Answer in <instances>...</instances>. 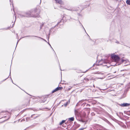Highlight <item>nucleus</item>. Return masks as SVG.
<instances>
[{
	"label": "nucleus",
	"instance_id": "obj_1",
	"mask_svg": "<svg viewBox=\"0 0 130 130\" xmlns=\"http://www.w3.org/2000/svg\"><path fill=\"white\" fill-rule=\"evenodd\" d=\"M111 58L113 59L115 62H116L115 66H118L122 63L123 62L125 63L126 61L123 59H120L119 57L116 55H111ZM114 66V65H113Z\"/></svg>",
	"mask_w": 130,
	"mask_h": 130
},
{
	"label": "nucleus",
	"instance_id": "obj_18",
	"mask_svg": "<svg viewBox=\"0 0 130 130\" xmlns=\"http://www.w3.org/2000/svg\"><path fill=\"white\" fill-rule=\"evenodd\" d=\"M47 98L46 97H45V98H44V99L42 100V102L44 103L45 102V101H46V100H47Z\"/></svg>",
	"mask_w": 130,
	"mask_h": 130
},
{
	"label": "nucleus",
	"instance_id": "obj_27",
	"mask_svg": "<svg viewBox=\"0 0 130 130\" xmlns=\"http://www.w3.org/2000/svg\"><path fill=\"white\" fill-rule=\"evenodd\" d=\"M10 74H11V72H10V74H9V77L10 76V78H11V81H12V82L13 83V80H12L11 78V76L10 75Z\"/></svg>",
	"mask_w": 130,
	"mask_h": 130
},
{
	"label": "nucleus",
	"instance_id": "obj_26",
	"mask_svg": "<svg viewBox=\"0 0 130 130\" xmlns=\"http://www.w3.org/2000/svg\"><path fill=\"white\" fill-rule=\"evenodd\" d=\"M28 36H25V37H22V38H21L19 40H18V41H17V44H18V42H19V40H20L21 39V38H24V37H28Z\"/></svg>",
	"mask_w": 130,
	"mask_h": 130
},
{
	"label": "nucleus",
	"instance_id": "obj_4",
	"mask_svg": "<svg viewBox=\"0 0 130 130\" xmlns=\"http://www.w3.org/2000/svg\"><path fill=\"white\" fill-rule=\"evenodd\" d=\"M83 115H82L81 113L79 112L77 110H74V113L75 117L76 118L79 117L80 118L82 117L85 115V113L84 112H83Z\"/></svg>",
	"mask_w": 130,
	"mask_h": 130
},
{
	"label": "nucleus",
	"instance_id": "obj_41",
	"mask_svg": "<svg viewBox=\"0 0 130 130\" xmlns=\"http://www.w3.org/2000/svg\"><path fill=\"white\" fill-rule=\"evenodd\" d=\"M14 23L13 24V26H12L13 27V25L14 24Z\"/></svg>",
	"mask_w": 130,
	"mask_h": 130
},
{
	"label": "nucleus",
	"instance_id": "obj_25",
	"mask_svg": "<svg viewBox=\"0 0 130 130\" xmlns=\"http://www.w3.org/2000/svg\"><path fill=\"white\" fill-rule=\"evenodd\" d=\"M44 24V23H42V24L41 25L40 27V29H41L42 28V27H43Z\"/></svg>",
	"mask_w": 130,
	"mask_h": 130
},
{
	"label": "nucleus",
	"instance_id": "obj_13",
	"mask_svg": "<svg viewBox=\"0 0 130 130\" xmlns=\"http://www.w3.org/2000/svg\"><path fill=\"white\" fill-rule=\"evenodd\" d=\"M54 28H52L50 30L49 33V35L51 34V33H52L54 32V31L53 30V29Z\"/></svg>",
	"mask_w": 130,
	"mask_h": 130
},
{
	"label": "nucleus",
	"instance_id": "obj_14",
	"mask_svg": "<svg viewBox=\"0 0 130 130\" xmlns=\"http://www.w3.org/2000/svg\"><path fill=\"white\" fill-rule=\"evenodd\" d=\"M67 9L71 11L72 12H73L74 11H75L76 10L74 8H70V9Z\"/></svg>",
	"mask_w": 130,
	"mask_h": 130
},
{
	"label": "nucleus",
	"instance_id": "obj_16",
	"mask_svg": "<svg viewBox=\"0 0 130 130\" xmlns=\"http://www.w3.org/2000/svg\"><path fill=\"white\" fill-rule=\"evenodd\" d=\"M126 125L127 127L129 128L130 127V121L127 122Z\"/></svg>",
	"mask_w": 130,
	"mask_h": 130
},
{
	"label": "nucleus",
	"instance_id": "obj_40",
	"mask_svg": "<svg viewBox=\"0 0 130 130\" xmlns=\"http://www.w3.org/2000/svg\"><path fill=\"white\" fill-rule=\"evenodd\" d=\"M78 14V15H79V16H80V14Z\"/></svg>",
	"mask_w": 130,
	"mask_h": 130
},
{
	"label": "nucleus",
	"instance_id": "obj_8",
	"mask_svg": "<svg viewBox=\"0 0 130 130\" xmlns=\"http://www.w3.org/2000/svg\"><path fill=\"white\" fill-rule=\"evenodd\" d=\"M103 78V77H96L95 78H94L93 77H89V80H96L98 79H102Z\"/></svg>",
	"mask_w": 130,
	"mask_h": 130
},
{
	"label": "nucleus",
	"instance_id": "obj_21",
	"mask_svg": "<svg viewBox=\"0 0 130 130\" xmlns=\"http://www.w3.org/2000/svg\"><path fill=\"white\" fill-rule=\"evenodd\" d=\"M34 36V37H38V38H40L41 39H43L44 40V41H45V42H47V41L45 40V39H43L42 38H41L40 37H38V36Z\"/></svg>",
	"mask_w": 130,
	"mask_h": 130
},
{
	"label": "nucleus",
	"instance_id": "obj_24",
	"mask_svg": "<svg viewBox=\"0 0 130 130\" xmlns=\"http://www.w3.org/2000/svg\"><path fill=\"white\" fill-rule=\"evenodd\" d=\"M113 89V88H111V89H109L108 90V92H109V91H112L114 90Z\"/></svg>",
	"mask_w": 130,
	"mask_h": 130
},
{
	"label": "nucleus",
	"instance_id": "obj_29",
	"mask_svg": "<svg viewBox=\"0 0 130 130\" xmlns=\"http://www.w3.org/2000/svg\"><path fill=\"white\" fill-rule=\"evenodd\" d=\"M61 23H60V24H57V25H55V27H53V28H55V26H56L57 25H60L61 26ZM54 29V28H53V29Z\"/></svg>",
	"mask_w": 130,
	"mask_h": 130
},
{
	"label": "nucleus",
	"instance_id": "obj_46",
	"mask_svg": "<svg viewBox=\"0 0 130 130\" xmlns=\"http://www.w3.org/2000/svg\"><path fill=\"white\" fill-rule=\"evenodd\" d=\"M15 13H14V15H15Z\"/></svg>",
	"mask_w": 130,
	"mask_h": 130
},
{
	"label": "nucleus",
	"instance_id": "obj_6",
	"mask_svg": "<svg viewBox=\"0 0 130 130\" xmlns=\"http://www.w3.org/2000/svg\"><path fill=\"white\" fill-rule=\"evenodd\" d=\"M32 13L30 11H29L28 12L26 13L24 15H22L21 14H19L18 17H19L21 18L22 17H30L31 15V14Z\"/></svg>",
	"mask_w": 130,
	"mask_h": 130
},
{
	"label": "nucleus",
	"instance_id": "obj_39",
	"mask_svg": "<svg viewBox=\"0 0 130 130\" xmlns=\"http://www.w3.org/2000/svg\"><path fill=\"white\" fill-rule=\"evenodd\" d=\"M9 1L10 2H11V3H10V4H11V3L12 2H11V0H9Z\"/></svg>",
	"mask_w": 130,
	"mask_h": 130
},
{
	"label": "nucleus",
	"instance_id": "obj_7",
	"mask_svg": "<svg viewBox=\"0 0 130 130\" xmlns=\"http://www.w3.org/2000/svg\"><path fill=\"white\" fill-rule=\"evenodd\" d=\"M119 105L122 107H128L130 105V104L127 103H123L122 104H119Z\"/></svg>",
	"mask_w": 130,
	"mask_h": 130
},
{
	"label": "nucleus",
	"instance_id": "obj_34",
	"mask_svg": "<svg viewBox=\"0 0 130 130\" xmlns=\"http://www.w3.org/2000/svg\"><path fill=\"white\" fill-rule=\"evenodd\" d=\"M115 42L117 43H119V42L118 41H116Z\"/></svg>",
	"mask_w": 130,
	"mask_h": 130
},
{
	"label": "nucleus",
	"instance_id": "obj_22",
	"mask_svg": "<svg viewBox=\"0 0 130 130\" xmlns=\"http://www.w3.org/2000/svg\"><path fill=\"white\" fill-rule=\"evenodd\" d=\"M126 3L128 5H130V1L129 0H127L126 1Z\"/></svg>",
	"mask_w": 130,
	"mask_h": 130
},
{
	"label": "nucleus",
	"instance_id": "obj_5",
	"mask_svg": "<svg viewBox=\"0 0 130 130\" xmlns=\"http://www.w3.org/2000/svg\"><path fill=\"white\" fill-rule=\"evenodd\" d=\"M93 74H98L99 75V77H103V78L102 79H103L105 77L104 74L102 72H99V71L93 73Z\"/></svg>",
	"mask_w": 130,
	"mask_h": 130
},
{
	"label": "nucleus",
	"instance_id": "obj_42",
	"mask_svg": "<svg viewBox=\"0 0 130 130\" xmlns=\"http://www.w3.org/2000/svg\"><path fill=\"white\" fill-rule=\"evenodd\" d=\"M79 23H80V24H81L80 23V22L79 21Z\"/></svg>",
	"mask_w": 130,
	"mask_h": 130
},
{
	"label": "nucleus",
	"instance_id": "obj_37",
	"mask_svg": "<svg viewBox=\"0 0 130 130\" xmlns=\"http://www.w3.org/2000/svg\"><path fill=\"white\" fill-rule=\"evenodd\" d=\"M8 78V77H7V78H6V79H4V80H3V81L2 82H4V81H5V80H6Z\"/></svg>",
	"mask_w": 130,
	"mask_h": 130
},
{
	"label": "nucleus",
	"instance_id": "obj_12",
	"mask_svg": "<svg viewBox=\"0 0 130 130\" xmlns=\"http://www.w3.org/2000/svg\"><path fill=\"white\" fill-rule=\"evenodd\" d=\"M56 3H58L60 5H63V2L61 0H55Z\"/></svg>",
	"mask_w": 130,
	"mask_h": 130
},
{
	"label": "nucleus",
	"instance_id": "obj_44",
	"mask_svg": "<svg viewBox=\"0 0 130 130\" xmlns=\"http://www.w3.org/2000/svg\"><path fill=\"white\" fill-rule=\"evenodd\" d=\"M16 16H15V18H16Z\"/></svg>",
	"mask_w": 130,
	"mask_h": 130
},
{
	"label": "nucleus",
	"instance_id": "obj_23",
	"mask_svg": "<svg viewBox=\"0 0 130 130\" xmlns=\"http://www.w3.org/2000/svg\"><path fill=\"white\" fill-rule=\"evenodd\" d=\"M26 121H29L30 119V117H27L25 119Z\"/></svg>",
	"mask_w": 130,
	"mask_h": 130
},
{
	"label": "nucleus",
	"instance_id": "obj_11",
	"mask_svg": "<svg viewBox=\"0 0 130 130\" xmlns=\"http://www.w3.org/2000/svg\"><path fill=\"white\" fill-rule=\"evenodd\" d=\"M102 119L107 123L108 124L110 125H112V124L106 118H102Z\"/></svg>",
	"mask_w": 130,
	"mask_h": 130
},
{
	"label": "nucleus",
	"instance_id": "obj_2",
	"mask_svg": "<svg viewBox=\"0 0 130 130\" xmlns=\"http://www.w3.org/2000/svg\"><path fill=\"white\" fill-rule=\"evenodd\" d=\"M71 19V18L70 16L64 15L62 17V19L57 24L61 23V25H62L64 22H66L67 20H70V19Z\"/></svg>",
	"mask_w": 130,
	"mask_h": 130
},
{
	"label": "nucleus",
	"instance_id": "obj_10",
	"mask_svg": "<svg viewBox=\"0 0 130 130\" xmlns=\"http://www.w3.org/2000/svg\"><path fill=\"white\" fill-rule=\"evenodd\" d=\"M96 126L98 128L97 129H99L100 130H105V129L104 127L100 125H96Z\"/></svg>",
	"mask_w": 130,
	"mask_h": 130
},
{
	"label": "nucleus",
	"instance_id": "obj_9",
	"mask_svg": "<svg viewBox=\"0 0 130 130\" xmlns=\"http://www.w3.org/2000/svg\"><path fill=\"white\" fill-rule=\"evenodd\" d=\"M62 87H58L55 89L53 90L52 91V93H54L58 90H61L62 89Z\"/></svg>",
	"mask_w": 130,
	"mask_h": 130
},
{
	"label": "nucleus",
	"instance_id": "obj_35",
	"mask_svg": "<svg viewBox=\"0 0 130 130\" xmlns=\"http://www.w3.org/2000/svg\"><path fill=\"white\" fill-rule=\"evenodd\" d=\"M34 115H35L34 114H33V115H31V117H30L31 118H32V117H33V116Z\"/></svg>",
	"mask_w": 130,
	"mask_h": 130
},
{
	"label": "nucleus",
	"instance_id": "obj_36",
	"mask_svg": "<svg viewBox=\"0 0 130 130\" xmlns=\"http://www.w3.org/2000/svg\"><path fill=\"white\" fill-rule=\"evenodd\" d=\"M84 129V128H81L79 129L80 130H83Z\"/></svg>",
	"mask_w": 130,
	"mask_h": 130
},
{
	"label": "nucleus",
	"instance_id": "obj_3",
	"mask_svg": "<svg viewBox=\"0 0 130 130\" xmlns=\"http://www.w3.org/2000/svg\"><path fill=\"white\" fill-rule=\"evenodd\" d=\"M108 63V61L107 60H102L99 61V64H97L94 63L93 66H94L95 65L99 66L100 65H102L103 66H106V64H107Z\"/></svg>",
	"mask_w": 130,
	"mask_h": 130
},
{
	"label": "nucleus",
	"instance_id": "obj_30",
	"mask_svg": "<svg viewBox=\"0 0 130 130\" xmlns=\"http://www.w3.org/2000/svg\"><path fill=\"white\" fill-rule=\"evenodd\" d=\"M38 117H39V116H36V117H34L33 118V119H35L36 118H37Z\"/></svg>",
	"mask_w": 130,
	"mask_h": 130
},
{
	"label": "nucleus",
	"instance_id": "obj_43",
	"mask_svg": "<svg viewBox=\"0 0 130 130\" xmlns=\"http://www.w3.org/2000/svg\"><path fill=\"white\" fill-rule=\"evenodd\" d=\"M13 11H14V9H13Z\"/></svg>",
	"mask_w": 130,
	"mask_h": 130
},
{
	"label": "nucleus",
	"instance_id": "obj_33",
	"mask_svg": "<svg viewBox=\"0 0 130 130\" xmlns=\"http://www.w3.org/2000/svg\"><path fill=\"white\" fill-rule=\"evenodd\" d=\"M67 103H68V102H67L66 104H65L64 105V106H67Z\"/></svg>",
	"mask_w": 130,
	"mask_h": 130
},
{
	"label": "nucleus",
	"instance_id": "obj_32",
	"mask_svg": "<svg viewBox=\"0 0 130 130\" xmlns=\"http://www.w3.org/2000/svg\"><path fill=\"white\" fill-rule=\"evenodd\" d=\"M48 43V44L51 47V48L53 49V50L54 51V50H53V48H52V46H51L50 44L49 43Z\"/></svg>",
	"mask_w": 130,
	"mask_h": 130
},
{
	"label": "nucleus",
	"instance_id": "obj_19",
	"mask_svg": "<svg viewBox=\"0 0 130 130\" xmlns=\"http://www.w3.org/2000/svg\"><path fill=\"white\" fill-rule=\"evenodd\" d=\"M66 121L65 120H62L61 122H60V125H61L63 123H64Z\"/></svg>",
	"mask_w": 130,
	"mask_h": 130
},
{
	"label": "nucleus",
	"instance_id": "obj_28",
	"mask_svg": "<svg viewBox=\"0 0 130 130\" xmlns=\"http://www.w3.org/2000/svg\"><path fill=\"white\" fill-rule=\"evenodd\" d=\"M29 105V101H28L27 104H26L27 106H28Z\"/></svg>",
	"mask_w": 130,
	"mask_h": 130
},
{
	"label": "nucleus",
	"instance_id": "obj_17",
	"mask_svg": "<svg viewBox=\"0 0 130 130\" xmlns=\"http://www.w3.org/2000/svg\"><path fill=\"white\" fill-rule=\"evenodd\" d=\"M33 17H39V14H37L36 15H34Z\"/></svg>",
	"mask_w": 130,
	"mask_h": 130
},
{
	"label": "nucleus",
	"instance_id": "obj_31",
	"mask_svg": "<svg viewBox=\"0 0 130 130\" xmlns=\"http://www.w3.org/2000/svg\"><path fill=\"white\" fill-rule=\"evenodd\" d=\"M25 120V119L24 118L22 119L21 121V122H22Z\"/></svg>",
	"mask_w": 130,
	"mask_h": 130
},
{
	"label": "nucleus",
	"instance_id": "obj_20",
	"mask_svg": "<svg viewBox=\"0 0 130 130\" xmlns=\"http://www.w3.org/2000/svg\"><path fill=\"white\" fill-rule=\"evenodd\" d=\"M84 80H86L87 82L89 80V77H87L85 78L84 79Z\"/></svg>",
	"mask_w": 130,
	"mask_h": 130
},
{
	"label": "nucleus",
	"instance_id": "obj_45",
	"mask_svg": "<svg viewBox=\"0 0 130 130\" xmlns=\"http://www.w3.org/2000/svg\"><path fill=\"white\" fill-rule=\"evenodd\" d=\"M91 130H92V129H91Z\"/></svg>",
	"mask_w": 130,
	"mask_h": 130
},
{
	"label": "nucleus",
	"instance_id": "obj_38",
	"mask_svg": "<svg viewBox=\"0 0 130 130\" xmlns=\"http://www.w3.org/2000/svg\"><path fill=\"white\" fill-rule=\"evenodd\" d=\"M81 24V25L82 26V27H83V28H84V29L85 30V29L84 28V27H83V25H82Z\"/></svg>",
	"mask_w": 130,
	"mask_h": 130
},
{
	"label": "nucleus",
	"instance_id": "obj_15",
	"mask_svg": "<svg viewBox=\"0 0 130 130\" xmlns=\"http://www.w3.org/2000/svg\"><path fill=\"white\" fill-rule=\"evenodd\" d=\"M68 119V121H69L70 120L71 121H73L74 120V118L73 117H72L69 118Z\"/></svg>",
	"mask_w": 130,
	"mask_h": 130
}]
</instances>
